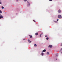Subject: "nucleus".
<instances>
[{
	"label": "nucleus",
	"instance_id": "6e6552de",
	"mask_svg": "<svg viewBox=\"0 0 62 62\" xmlns=\"http://www.w3.org/2000/svg\"><path fill=\"white\" fill-rule=\"evenodd\" d=\"M0 17H1V18H3V16H2V15H0Z\"/></svg>",
	"mask_w": 62,
	"mask_h": 62
},
{
	"label": "nucleus",
	"instance_id": "20e7f679",
	"mask_svg": "<svg viewBox=\"0 0 62 62\" xmlns=\"http://www.w3.org/2000/svg\"><path fill=\"white\" fill-rule=\"evenodd\" d=\"M43 52H46V50L44 49L42 51Z\"/></svg>",
	"mask_w": 62,
	"mask_h": 62
},
{
	"label": "nucleus",
	"instance_id": "2f4dec72",
	"mask_svg": "<svg viewBox=\"0 0 62 62\" xmlns=\"http://www.w3.org/2000/svg\"><path fill=\"white\" fill-rule=\"evenodd\" d=\"M0 15H1V14H0Z\"/></svg>",
	"mask_w": 62,
	"mask_h": 62
},
{
	"label": "nucleus",
	"instance_id": "ddd939ff",
	"mask_svg": "<svg viewBox=\"0 0 62 62\" xmlns=\"http://www.w3.org/2000/svg\"><path fill=\"white\" fill-rule=\"evenodd\" d=\"M47 54H49V52H47L46 53Z\"/></svg>",
	"mask_w": 62,
	"mask_h": 62
},
{
	"label": "nucleus",
	"instance_id": "412c9836",
	"mask_svg": "<svg viewBox=\"0 0 62 62\" xmlns=\"http://www.w3.org/2000/svg\"><path fill=\"white\" fill-rule=\"evenodd\" d=\"M29 41L30 43H31V41Z\"/></svg>",
	"mask_w": 62,
	"mask_h": 62
},
{
	"label": "nucleus",
	"instance_id": "7ed1b4c3",
	"mask_svg": "<svg viewBox=\"0 0 62 62\" xmlns=\"http://www.w3.org/2000/svg\"><path fill=\"white\" fill-rule=\"evenodd\" d=\"M58 13H60L61 12V10L59 9L58 11Z\"/></svg>",
	"mask_w": 62,
	"mask_h": 62
},
{
	"label": "nucleus",
	"instance_id": "4be33fe9",
	"mask_svg": "<svg viewBox=\"0 0 62 62\" xmlns=\"http://www.w3.org/2000/svg\"><path fill=\"white\" fill-rule=\"evenodd\" d=\"M49 0L50 1H52V0Z\"/></svg>",
	"mask_w": 62,
	"mask_h": 62
},
{
	"label": "nucleus",
	"instance_id": "b1692460",
	"mask_svg": "<svg viewBox=\"0 0 62 62\" xmlns=\"http://www.w3.org/2000/svg\"><path fill=\"white\" fill-rule=\"evenodd\" d=\"M34 23H35V22H36V21H34Z\"/></svg>",
	"mask_w": 62,
	"mask_h": 62
},
{
	"label": "nucleus",
	"instance_id": "5701e85b",
	"mask_svg": "<svg viewBox=\"0 0 62 62\" xmlns=\"http://www.w3.org/2000/svg\"><path fill=\"white\" fill-rule=\"evenodd\" d=\"M58 20H59L58 19H57V21H58Z\"/></svg>",
	"mask_w": 62,
	"mask_h": 62
},
{
	"label": "nucleus",
	"instance_id": "f257e3e1",
	"mask_svg": "<svg viewBox=\"0 0 62 62\" xmlns=\"http://www.w3.org/2000/svg\"><path fill=\"white\" fill-rule=\"evenodd\" d=\"M58 17L59 18V19H61L62 18V16H61L59 15H58Z\"/></svg>",
	"mask_w": 62,
	"mask_h": 62
},
{
	"label": "nucleus",
	"instance_id": "aec40b11",
	"mask_svg": "<svg viewBox=\"0 0 62 62\" xmlns=\"http://www.w3.org/2000/svg\"><path fill=\"white\" fill-rule=\"evenodd\" d=\"M57 56H58L57 55V54H56V57H57Z\"/></svg>",
	"mask_w": 62,
	"mask_h": 62
},
{
	"label": "nucleus",
	"instance_id": "a211bd4d",
	"mask_svg": "<svg viewBox=\"0 0 62 62\" xmlns=\"http://www.w3.org/2000/svg\"><path fill=\"white\" fill-rule=\"evenodd\" d=\"M45 37L46 38H47V35H46L45 36Z\"/></svg>",
	"mask_w": 62,
	"mask_h": 62
},
{
	"label": "nucleus",
	"instance_id": "c756f323",
	"mask_svg": "<svg viewBox=\"0 0 62 62\" xmlns=\"http://www.w3.org/2000/svg\"><path fill=\"white\" fill-rule=\"evenodd\" d=\"M56 60H57V59H56Z\"/></svg>",
	"mask_w": 62,
	"mask_h": 62
},
{
	"label": "nucleus",
	"instance_id": "dca6fc26",
	"mask_svg": "<svg viewBox=\"0 0 62 62\" xmlns=\"http://www.w3.org/2000/svg\"><path fill=\"white\" fill-rule=\"evenodd\" d=\"M1 8H2V9H4V7H3V6H2V7H1Z\"/></svg>",
	"mask_w": 62,
	"mask_h": 62
},
{
	"label": "nucleus",
	"instance_id": "2eb2a0df",
	"mask_svg": "<svg viewBox=\"0 0 62 62\" xmlns=\"http://www.w3.org/2000/svg\"><path fill=\"white\" fill-rule=\"evenodd\" d=\"M24 2H26V1H27V0H24Z\"/></svg>",
	"mask_w": 62,
	"mask_h": 62
},
{
	"label": "nucleus",
	"instance_id": "9b49d317",
	"mask_svg": "<svg viewBox=\"0 0 62 62\" xmlns=\"http://www.w3.org/2000/svg\"><path fill=\"white\" fill-rule=\"evenodd\" d=\"M32 37V36L31 35H30V38H31Z\"/></svg>",
	"mask_w": 62,
	"mask_h": 62
},
{
	"label": "nucleus",
	"instance_id": "9d476101",
	"mask_svg": "<svg viewBox=\"0 0 62 62\" xmlns=\"http://www.w3.org/2000/svg\"><path fill=\"white\" fill-rule=\"evenodd\" d=\"M43 34V33H41L40 34V36H39L40 37H41V35H42V34Z\"/></svg>",
	"mask_w": 62,
	"mask_h": 62
},
{
	"label": "nucleus",
	"instance_id": "6ab92c4d",
	"mask_svg": "<svg viewBox=\"0 0 62 62\" xmlns=\"http://www.w3.org/2000/svg\"><path fill=\"white\" fill-rule=\"evenodd\" d=\"M28 42L30 41V40H29V39L28 40Z\"/></svg>",
	"mask_w": 62,
	"mask_h": 62
},
{
	"label": "nucleus",
	"instance_id": "423d86ee",
	"mask_svg": "<svg viewBox=\"0 0 62 62\" xmlns=\"http://www.w3.org/2000/svg\"><path fill=\"white\" fill-rule=\"evenodd\" d=\"M54 21L55 23H57V21Z\"/></svg>",
	"mask_w": 62,
	"mask_h": 62
},
{
	"label": "nucleus",
	"instance_id": "f03ea898",
	"mask_svg": "<svg viewBox=\"0 0 62 62\" xmlns=\"http://www.w3.org/2000/svg\"><path fill=\"white\" fill-rule=\"evenodd\" d=\"M48 47H50V48H51L52 47V46L51 45H50L48 46Z\"/></svg>",
	"mask_w": 62,
	"mask_h": 62
},
{
	"label": "nucleus",
	"instance_id": "cd10ccee",
	"mask_svg": "<svg viewBox=\"0 0 62 62\" xmlns=\"http://www.w3.org/2000/svg\"><path fill=\"white\" fill-rule=\"evenodd\" d=\"M27 3H29V2L28 1H27Z\"/></svg>",
	"mask_w": 62,
	"mask_h": 62
},
{
	"label": "nucleus",
	"instance_id": "bb28decb",
	"mask_svg": "<svg viewBox=\"0 0 62 62\" xmlns=\"http://www.w3.org/2000/svg\"><path fill=\"white\" fill-rule=\"evenodd\" d=\"M61 50H62V48L61 49Z\"/></svg>",
	"mask_w": 62,
	"mask_h": 62
},
{
	"label": "nucleus",
	"instance_id": "4468645a",
	"mask_svg": "<svg viewBox=\"0 0 62 62\" xmlns=\"http://www.w3.org/2000/svg\"><path fill=\"white\" fill-rule=\"evenodd\" d=\"M46 39H47L48 40V39H49V38H48L47 37L46 38Z\"/></svg>",
	"mask_w": 62,
	"mask_h": 62
},
{
	"label": "nucleus",
	"instance_id": "c85d7f7f",
	"mask_svg": "<svg viewBox=\"0 0 62 62\" xmlns=\"http://www.w3.org/2000/svg\"><path fill=\"white\" fill-rule=\"evenodd\" d=\"M34 21V20H33V21Z\"/></svg>",
	"mask_w": 62,
	"mask_h": 62
},
{
	"label": "nucleus",
	"instance_id": "f8f14e48",
	"mask_svg": "<svg viewBox=\"0 0 62 62\" xmlns=\"http://www.w3.org/2000/svg\"><path fill=\"white\" fill-rule=\"evenodd\" d=\"M44 54L43 53H42L41 54L42 55H42H43Z\"/></svg>",
	"mask_w": 62,
	"mask_h": 62
},
{
	"label": "nucleus",
	"instance_id": "0eeeda50",
	"mask_svg": "<svg viewBox=\"0 0 62 62\" xmlns=\"http://www.w3.org/2000/svg\"><path fill=\"white\" fill-rule=\"evenodd\" d=\"M34 47H37V45L36 44H35L34 45Z\"/></svg>",
	"mask_w": 62,
	"mask_h": 62
},
{
	"label": "nucleus",
	"instance_id": "7c9ffc66",
	"mask_svg": "<svg viewBox=\"0 0 62 62\" xmlns=\"http://www.w3.org/2000/svg\"><path fill=\"white\" fill-rule=\"evenodd\" d=\"M29 36L30 35H29Z\"/></svg>",
	"mask_w": 62,
	"mask_h": 62
},
{
	"label": "nucleus",
	"instance_id": "39448f33",
	"mask_svg": "<svg viewBox=\"0 0 62 62\" xmlns=\"http://www.w3.org/2000/svg\"><path fill=\"white\" fill-rule=\"evenodd\" d=\"M35 35L36 36H37L38 35V33H35Z\"/></svg>",
	"mask_w": 62,
	"mask_h": 62
},
{
	"label": "nucleus",
	"instance_id": "f3484780",
	"mask_svg": "<svg viewBox=\"0 0 62 62\" xmlns=\"http://www.w3.org/2000/svg\"><path fill=\"white\" fill-rule=\"evenodd\" d=\"M0 13H2V12L1 10H0Z\"/></svg>",
	"mask_w": 62,
	"mask_h": 62
},
{
	"label": "nucleus",
	"instance_id": "393cba45",
	"mask_svg": "<svg viewBox=\"0 0 62 62\" xmlns=\"http://www.w3.org/2000/svg\"><path fill=\"white\" fill-rule=\"evenodd\" d=\"M29 5H30V4L29 3Z\"/></svg>",
	"mask_w": 62,
	"mask_h": 62
},
{
	"label": "nucleus",
	"instance_id": "a878e982",
	"mask_svg": "<svg viewBox=\"0 0 62 62\" xmlns=\"http://www.w3.org/2000/svg\"><path fill=\"white\" fill-rule=\"evenodd\" d=\"M1 17L0 16V19H1Z\"/></svg>",
	"mask_w": 62,
	"mask_h": 62
},
{
	"label": "nucleus",
	"instance_id": "1a4fd4ad",
	"mask_svg": "<svg viewBox=\"0 0 62 62\" xmlns=\"http://www.w3.org/2000/svg\"><path fill=\"white\" fill-rule=\"evenodd\" d=\"M2 2H1V0H0V4H1Z\"/></svg>",
	"mask_w": 62,
	"mask_h": 62
}]
</instances>
